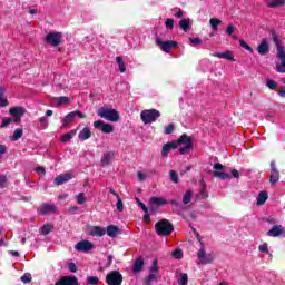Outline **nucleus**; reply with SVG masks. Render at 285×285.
<instances>
[{
    "instance_id": "f257e3e1",
    "label": "nucleus",
    "mask_w": 285,
    "mask_h": 285,
    "mask_svg": "<svg viewBox=\"0 0 285 285\" xmlns=\"http://www.w3.org/2000/svg\"><path fill=\"white\" fill-rule=\"evenodd\" d=\"M181 145L183 147H179ZM176 148H178L179 155L190 153L193 150V138L188 134H183L177 140L165 144L161 149L163 157H168L170 150H176Z\"/></svg>"
},
{
    "instance_id": "f03ea898",
    "label": "nucleus",
    "mask_w": 285,
    "mask_h": 285,
    "mask_svg": "<svg viewBox=\"0 0 285 285\" xmlns=\"http://www.w3.org/2000/svg\"><path fill=\"white\" fill-rule=\"evenodd\" d=\"M272 35V40L274 41L276 46V59H279L281 65H276V72L284 73L285 72V50L284 47L282 46V41H279V36L275 30H271Z\"/></svg>"
},
{
    "instance_id": "7ed1b4c3",
    "label": "nucleus",
    "mask_w": 285,
    "mask_h": 285,
    "mask_svg": "<svg viewBox=\"0 0 285 285\" xmlns=\"http://www.w3.org/2000/svg\"><path fill=\"white\" fill-rule=\"evenodd\" d=\"M155 230L159 237H168V235H173L175 226H173V223H170V220L161 219L155 224Z\"/></svg>"
},
{
    "instance_id": "20e7f679",
    "label": "nucleus",
    "mask_w": 285,
    "mask_h": 285,
    "mask_svg": "<svg viewBox=\"0 0 285 285\" xmlns=\"http://www.w3.org/2000/svg\"><path fill=\"white\" fill-rule=\"evenodd\" d=\"M98 117H101V119H106L107 121L117 122L119 121V111L116 109H109L106 107H100L97 111Z\"/></svg>"
},
{
    "instance_id": "39448f33",
    "label": "nucleus",
    "mask_w": 285,
    "mask_h": 285,
    "mask_svg": "<svg viewBox=\"0 0 285 285\" xmlns=\"http://www.w3.org/2000/svg\"><path fill=\"white\" fill-rule=\"evenodd\" d=\"M161 117V112L157 109H145L140 112V118L144 124H155Z\"/></svg>"
},
{
    "instance_id": "423d86ee",
    "label": "nucleus",
    "mask_w": 285,
    "mask_h": 285,
    "mask_svg": "<svg viewBox=\"0 0 285 285\" xmlns=\"http://www.w3.org/2000/svg\"><path fill=\"white\" fill-rule=\"evenodd\" d=\"M200 249L197 253L198 259H200V264H213L215 262V254H206V249L204 248V242L199 240Z\"/></svg>"
},
{
    "instance_id": "0eeeda50",
    "label": "nucleus",
    "mask_w": 285,
    "mask_h": 285,
    "mask_svg": "<svg viewBox=\"0 0 285 285\" xmlns=\"http://www.w3.org/2000/svg\"><path fill=\"white\" fill-rule=\"evenodd\" d=\"M124 283V275L119 271H111L106 275V284L121 285Z\"/></svg>"
},
{
    "instance_id": "6e6552de",
    "label": "nucleus",
    "mask_w": 285,
    "mask_h": 285,
    "mask_svg": "<svg viewBox=\"0 0 285 285\" xmlns=\"http://www.w3.org/2000/svg\"><path fill=\"white\" fill-rule=\"evenodd\" d=\"M156 45L158 46V48H160V50H163V52L168 53L170 52V50H173V48H177L178 42L175 40L163 41L161 38L157 37Z\"/></svg>"
},
{
    "instance_id": "1a4fd4ad",
    "label": "nucleus",
    "mask_w": 285,
    "mask_h": 285,
    "mask_svg": "<svg viewBox=\"0 0 285 285\" xmlns=\"http://www.w3.org/2000/svg\"><path fill=\"white\" fill-rule=\"evenodd\" d=\"M61 39H63V36L61 35V32H49L46 36L45 41L49 46L57 48V46L61 45Z\"/></svg>"
},
{
    "instance_id": "9d476101",
    "label": "nucleus",
    "mask_w": 285,
    "mask_h": 285,
    "mask_svg": "<svg viewBox=\"0 0 285 285\" xmlns=\"http://www.w3.org/2000/svg\"><path fill=\"white\" fill-rule=\"evenodd\" d=\"M224 168H226V167L224 165H222L220 163H215L213 177H216L217 179H223V180L230 179V174L219 171V170H224Z\"/></svg>"
},
{
    "instance_id": "9b49d317",
    "label": "nucleus",
    "mask_w": 285,
    "mask_h": 285,
    "mask_svg": "<svg viewBox=\"0 0 285 285\" xmlns=\"http://www.w3.org/2000/svg\"><path fill=\"white\" fill-rule=\"evenodd\" d=\"M94 128L97 130H101V132H105L106 135H110V132H115V127L108 122H104V120H96L94 122Z\"/></svg>"
},
{
    "instance_id": "f8f14e48",
    "label": "nucleus",
    "mask_w": 285,
    "mask_h": 285,
    "mask_svg": "<svg viewBox=\"0 0 285 285\" xmlns=\"http://www.w3.org/2000/svg\"><path fill=\"white\" fill-rule=\"evenodd\" d=\"M95 245H92V243L90 240H80L76 244L75 248L79 252V253H88L90 250H92Z\"/></svg>"
},
{
    "instance_id": "ddd939ff",
    "label": "nucleus",
    "mask_w": 285,
    "mask_h": 285,
    "mask_svg": "<svg viewBox=\"0 0 285 285\" xmlns=\"http://www.w3.org/2000/svg\"><path fill=\"white\" fill-rule=\"evenodd\" d=\"M56 285H79V278L75 275L62 276Z\"/></svg>"
},
{
    "instance_id": "4468645a",
    "label": "nucleus",
    "mask_w": 285,
    "mask_h": 285,
    "mask_svg": "<svg viewBox=\"0 0 285 285\" xmlns=\"http://www.w3.org/2000/svg\"><path fill=\"white\" fill-rule=\"evenodd\" d=\"M268 237H285V228L282 225H274L272 229L267 232Z\"/></svg>"
},
{
    "instance_id": "2eb2a0df",
    "label": "nucleus",
    "mask_w": 285,
    "mask_h": 285,
    "mask_svg": "<svg viewBox=\"0 0 285 285\" xmlns=\"http://www.w3.org/2000/svg\"><path fill=\"white\" fill-rule=\"evenodd\" d=\"M51 213H57V206L53 204L45 203L38 208L39 215H50Z\"/></svg>"
},
{
    "instance_id": "dca6fc26",
    "label": "nucleus",
    "mask_w": 285,
    "mask_h": 285,
    "mask_svg": "<svg viewBox=\"0 0 285 285\" xmlns=\"http://www.w3.org/2000/svg\"><path fill=\"white\" fill-rule=\"evenodd\" d=\"M279 181V170L275 165V161L271 163V175H269V183L275 186Z\"/></svg>"
},
{
    "instance_id": "f3484780",
    "label": "nucleus",
    "mask_w": 285,
    "mask_h": 285,
    "mask_svg": "<svg viewBox=\"0 0 285 285\" xmlns=\"http://www.w3.org/2000/svg\"><path fill=\"white\" fill-rule=\"evenodd\" d=\"M257 52L261 57H266L271 52V47L268 46V40L264 38L257 47Z\"/></svg>"
},
{
    "instance_id": "a211bd4d",
    "label": "nucleus",
    "mask_w": 285,
    "mask_h": 285,
    "mask_svg": "<svg viewBox=\"0 0 285 285\" xmlns=\"http://www.w3.org/2000/svg\"><path fill=\"white\" fill-rule=\"evenodd\" d=\"M73 178H75V175H72V173L62 174L55 178V184L56 186H61Z\"/></svg>"
},
{
    "instance_id": "6ab92c4d",
    "label": "nucleus",
    "mask_w": 285,
    "mask_h": 285,
    "mask_svg": "<svg viewBox=\"0 0 285 285\" xmlns=\"http://www.w3.org/2000/svg\"><path fill=\"white\" fill-rule=\"evenodd\" d=\"M92 137V131L90 130L89 127H85L79 134H78V139L80 141H88Z\"/></svg>"
},
{
    "instance_id": "aec40b11",
    "label": "nucleus",
    "mask_w": 285,
    "mask_h": 285,
    "mask_svg": "<svg viewBox=\"0 0 285 285\" xmlns=\"http://www.w3.org/2000/svg\"><path fill=\"white\" fill-rule=\"evenodd\" d=\"M89 235H91V237H104L106 235V229L99 226H94L89 230Z\"/></svg>"
},
{
    "instance_id": "412c9836",
    "label": "nucleus",
    "mask_w": 285,
    "mask_h": 285,
    "mask_svg": "<svg viewBox=\"0 0 285 285\" xmlns=\"http://www.w3.org/2000/svg\"><path fill=\"white\" fill-rule=\"evenodd\" d=\"M121 234V229L117 227V225H108L107 226V235L108 237H117Z\"/></svg>"
},
{
    "instance_id": "4be33fe9",
    "label": "nucleus",
    "mask_w": 285,
    "mask_h": 285,
    "mask_svg": "<svg viewBox=\"0 0 285 285\" xmlns=\"http://www.w3.org/2000/svg\"><path fill=\"white\" fill-rule=\"evenodd\" d=\"M112 157H115V153L108 151L104 154L100 163L102 164V166H110V164H112Z\"/></svg>"
},
{
    "instance_id": "5701e85b",
    "label": "nucleus",
    "mask_w": 285,
    "mask_h": 285,
    "mask_svg": "<svg viewBox=\"0 0 285 285\" xmlns=\"http://www.w3.org/2000/svg\"><path fill=\"white\" fill-rule=\"evenodd\" d=\"M149 204L151 205V210H153V206H166V204H168V200L161 197H151L149 199Z\"/></svg>"
},
{
    "instance_id": "b1692460",
    "label": "nucleus",
    "mask_w": 285,
    "mask_h": 285,
    "mask_svg": "<svg viewBox=\"0 0 285 285\" xmlns=\"http://www.w3.org/2000/svg\"><path fill=\"white\" fill-rule=\"evenodd\" d=\"M12 117H23L26 115V108L23 107H13L9 110Z\"/></svg>"
},
{
    "instance_id": "393cba45",
    "label": "nucleus",
    "mask_w": 285,
    "mask_h": 285,
    "mask_svg": "<svg viewBox=\"0 0 285 285\" xmlns=\"http://www.w3.org/2000/svg\"><path fill=\"white\" fill-rule=\"evenodd\" d=\"M214 57H217L218 59H227V61H235V57H233L230 51L217 52L214 53Z\"/></svg>"
},
{
    "instance_id": "a878e982",
    "label": "nucleus",
    "mask_w": 285,
    "mask_h": 285,
    "mask_svg": "<svg viewBox=\"0 0 285 285\" xmlns=\"http://www.w3.org/2000/svg\"><path fill=\"white\" fill-rule=\"evenodd\" d=\"M268 200V193L267 191H261L257 196V206H264L266 202Z\"/></svg>"
},
{
    "instance_id": "bb28decb",
    "label": "nucleus",
    "mask_w": 285,
    "mask_h": 285,
    "mask_svg": "<svg viewBox=\"0 0 285 285\" xmlns=\"http://www.w3.org/2000/svg\"><path fill=\"white\" fill-rule=\"evenodd\" d=\"M77 130H79V127H77L76 129H72L71 131L63 134L61 137V141L62 144H67V141H70V139H72V137H75V135H77Z\"/></svg>"
},
{
    "instance_id": "cd10ccee",
    "label": "nucleus",
    "mask_w": 285,
    "mask_h": 285,
    "mask_svg": "<svg viewBox=\"0 0 285 285\" xmlns=\"http://www.w3.org/2000/svg\"><path fill=\"white\" fill-rule=\"evenodd\" d=\"M142 268H144V258L142 257H138L134 262L132 271H134V273H139V271H142Z\"/></svg>"
},
{
    "instance_id": "c85d7f7f",
    "label": "nucleus",
    "mask_w": 285,
    "mask_h": 285,
    "mask_svg": "<svg viewBox=\"0 0 285 285\" xmlns=\"http://www.w3.org/2000/svg\"><path fill=\"white\" fill-rule=\"evenodd\" d=\"M52 230H55V225L47 223L40 228L39 233L40 235H50Z\"/></svg>"
},
{
    "instance_id": "c756f323",
    "label": "nucleus",
    "mask_w": 285,
    "mask_h": 285,
    "mask_svg": "<svg viewBox=\"0 0 285 285\" xmlns=\"http://www.w3.org/2000/svg\"><path fill=\"white\" fill-rule=\"evenodd\" d=\"M75 119V114H72V111L67 114V116L62 120V128H68V126H70V124H72Z\"/></svg>"
},
{
    "instance_id": "7c9ffc66",
    "label": "nucleus",
    "mask_w": 285,
    "mask_h": 285,
    "mask_svg": "<svg viewBox=\"0 0 285 285\" xmlns=\"http://www.w3.org/2000/svg\"><path fill=\"white\" fill-rule=\"evenodd\" d=\"M6 88L0 87V108H6L8 106V98L4 97Z\"/></svg>"
},
{
    "instance_id": "2f4dec72",
    "label": "nucleus",
    "mask_w": 285,
    "mask_h": 285,
    "mask_svg": "<svg viewBox=\"0 0 285 285\" xmlns=\"http://www.w3.org/2000/svg\"><path fill=\"white\" fill-rule=\"evenodd\" d=\"M116 63L118 65L119 72H126V63L124 62V58L121 56L116 57Z\"/></svg>"
},
{
    "instance_id": "473e14b6",
    "label": "nucleus",
    "mask_w": 285,
    "mask_h": 285,
    "mask_svg": "<svg viewBox=\"0 0 285 285\" xmlns=\"http://www.w3.org/2000/svg\"><path fill=\"white\" fill-rule=\"evenodd\" d=\"M200 196L203 199H208V191H206V181L204 179H200Z\"/></svg>"
},
{
    "instance_id": "72a5a7b5",
    "label": "nucleus",
    "mask_w": 285,
    "mask_h": 285,
    "mask_svg": "<svg viewBox=\"0 0 285 285\" xmlns=\"http://www.w3.org/2000/svg\"><path fill=\"white\" fill-rule=\"evenodd\" d=\"M179 26L184 32H188L190 30V20L189 19H181L179 21Z\"/></svg>"
},
{
    "instance_id": "f704fd0d",
    "label": "nucleus",
    "mask_w": 285,
    "mask_h": 285,
    "mask_svg": "<svg viewBox=\"0 0 285 285\" xmlns=\"http://www.w3.org/2000/svg\"><path fill=\"white\" fill-rule=\"evenodd\" d=\"M21 137H23V129L18 128L13 131L11 139H12V141H19V139H21Z\"/></svg>"
},
{
    "instance_id": "c9c22d12",
    "label": "nucleus",
    "mask_w": 285,
    "mask_h": 285,
    "mask_svg": "<svg viewBox=\"0 0 285 285\" xmlns=\"http://www.w3.org/2000/svg\"><path fill=\"white\" fill-rule=\"evenodd\" d=\"M285 4V0H272L267 3L268 8H281Z\"/></svg>"
},
{
    "instance_id": "e433bc0d",
    "label": "nucleus",
    "mask_w": 285,
    "mask_h": 285,
    "mask_svg": "<svg viewBox=\"0 0 285 285\" xmlns=\"http://www.w3.org/2000/svg\"><path fill=\"white\" fill-rule=\"evenodd\" d=\"M209 24L212 27V30H217V27L222 26V20L218 18H210Z\"/></svg>"
},
{
    "instance_id": "4c0bfd02",
    "label": "nucleus",
    "mask_w": 285,
    "mask_h": 285,
    "mask_svg": "<svg viewBox=\"0 0 285 285\" xmlns=\"http://www.w3.org/2000/svg\"><path fill=\"white\" fill-rule=\"evenodd\" d=\"M193 199V191L191 190H188L185 193V195L183 196V204H190Z\"/></svg>"
},
{
    "instance_id": "58836bf2",
    "label": "nucleus",
    "mask_w": 285,
    "mask_h": 285,
    "mask_svg": "<svg viewBox=\"0 0 285 285\" xmlns=\"http://www.w3.org/2000/svg\"><path fill=\"white\" fill-rule=\"evenodd\" d=\"M239 46H240V48H244L245 50H248V52H250L253 55V52H254L253 47H250V45H248L246 40L240 39L239 40Z\"/></svg>"
},
{
    "instance_id": "ea45409f",
    "label": "nucleus",
    "mask_w": 285,
    "mask_h": 285,
    "mask_svg": "<svg viewBox=\"0 0 285 285\" xmlns=\"http://www.w3.org/2000/svg\"><path fill=\"white\" fill-rule=\"evenodd\" d=\"M57 104L59 106H68V104H70V98L66 97V96H61L57 98Z\"/></svg>"
},
{
    "instance_id": "a19ab883",
    "label": "nucleus",
    "mask_w": 285,
    "mask_h": 285,
    "mask_svg": "<svg viewBox=\"0 0 285 285\" xmlns=\"http://www.w3.org/2000/svg\"><path fill=\"white\" fill-rule=\"evenodd\" d=\"M169 177H170V180H171L174 184H179V175L177 174V171L170 170V171H169Z\"/></svg>"
},
{
    "instance_id": "79ce46f5",
    "label": "nucleus",
    "mask_w": 285,
    "mask_h": 285,
    "mask_svg": "<svg viewBox=\"0 0 285 285\" xmlns=\"http://www.w3.org/2000/svg\"><path fill=\"white\" fill-rule=\"evenodd\" d=\"M158 272H159V263L157 259H155L151 264L150 273L154 275H157Z\"/></svg>"
},
{
    "instance_id": "37998d69",
    "label": "nucleus",
    "mask_w": 285,
    "mask_h": 285,
    "mask_svg": "<svg viewBox=\"0 0 285 285\" xmlns=\"http://www.w3.org/2000/svg\"><path fill=\"white\" fill-rule=\"evenodd\" d=\"M97 284H99V277L87 276V285H97Z\"/></svg>"
},
{
    "instance_id": "c03bdc74",
    "label": "nucleus",
    "mask_w": 285,
    "mask_h": 285,
    "mask_svg": "<svg viewBox=\"0 0 285 285\" xmlns=\"http://www.w3.org/2000/svg\"><path fill=\"white\" fill-rule=\"evenodd\" d=\"M178 284L187 285L188 284V274L181 273L180 278L178 279Z\"/></svg>"
},
{
    "instance_id": "a18cd8bd",
    "label": "nucleus",
    "mask_w": 285,
    "mask_h": 285,
    "mask_svg": "<svg viewBox=\"0 0 285 285\" xmlns=\"http://www.w3.org/2000/svg\"><path fill=\"white\" fill-rule=\"evenodd\" d=\"M165 26L168 30H173V28H175V20L173 18L166 19Z\"/></svg>"
},
{
    "instance_id": "49530a36",
    "label": "nucleus",
    "mask_w": 285,
    "mask_h": 285,
    "mask_svg": "<svg viewBox=\"0 0 285 285\" xmlns=\"http://www.w3.org/2000/svg\"><path fill=\"white\" fill-rule=\"evenodd\" d=\"M266 86H267V88H269V90H275V88H277L278 83L275 80L267 79Z\"/></svg>"
},
{
    "instance_id": "de8ad7c7",
    "label": "nucleus",
    "mask_w": 285,
    "mask_h": 285,
    "mask_svg": "<svg viewBox=\"0 0 285 285\" xmlns=\"http://www.w3.org/2000/svg\"><path fill=\"white\" fill-rule=\"evenodd\" d=\"M116 207L119 213H124V200H121V197L119 196H117Z\"/></svg>"
},
{
    "instance_id": "09e8293b",
    "label": "nucleus",
    "mask_w": 285,
    "mask_h": 285,
    "mask_svg": "<svg viewBox=\"0 0 285 285\" xmlns=\"http://www.w3.org/2000/svg\"><path fill=\"white\" fill-rule=\"evenodd\" d=\"M154 279H157L156 274H149L145 279V285H151Z\"/></svg>"
},
{
    "instance_id": "8fccbe9b",
    "label": "nucleus",
    "mask_w": 285,
    "mask_h": 285,
    "mask_svg": "<svg viewBox=\"0 0 285 285\" xmlns=\"http://www.w3.org/2000/svg\"><path fill=\"white\" fill-rule=\"evenodd\" d=\"M21 282L23 284H30V282H32V275L31 274H24L23 276H21Z\"/></svg>"
},
{
    "instance_id": "3c124183",
    "label": "nucleus",
    "mask_w": 285,
    "mask_h": 285,
    "mask_svg": "<svg viewBox=\"0 0 285 285\" xmlns=\"http://www.w3.org/2000/svg\"><path fill=\"white\" fill-rule=\"evenodd\" d=\"M175 132V125L169 124L165 127V135H173Z\"/></svg>"
},
{
    "instance_id": "603ef678",
    "label": "nucleus",
    "mask_w": 285,
    "mask_h": 285,
    "mask_svg": "<svg viewBox=\"0 0 285 285\" xmlns=\"http://www.w3.org/2000/svg\"><path fill=\"white\" fill-rule=\"evenodd\" d=\"M171 255L175 257V259H181V257H184L181 249H175Z\"/></svg>"
},
{
    "instance_id": "864d4df0",
    "label": "nucleus",
    "mask_w": 285,
    "mask_h": 285,
    "mask_svg": "<svg viewBox=\"0 0 285 285\" xmlns=\"http://www.w3.org/2000/svg\"><path fill=\"white\" fill-rule=\"evenodd\" d=\"M76 199H77V203L78 204H86V197H85V194L83 193H80L76 196Z\"/></svg>"
},
{
    "instance_id": "5fc2aeb1",
    "label": "nucleus",
    "mask_w": 285,
    "mask_h": 285,
    "mask_svg": "<svg viewBox=\"0 0 285 285\" xmlns=\"http://www.w3.org/2000/svg\"><path fill=\"white\" fill-rule=\"evenodd\" d=\"M10 124H12V118H3L1 128H8V126H10Z\"/></svg>"
},
{
    "instance_id": "6e6d98bb",
    "label": "nucleus",
    "mask_w": 285,
    "mask_h": 285,
    "mask_svg": "<svg viewBox=\"0 0 285 285\" xmlns=\"http://www.w3.org/2000/svg\"><path fill=\"white\" fill-rule=\"evenodd\" d=\"M72 112V115H73V117L75 118H79V119H86V114H83V112H81V111H79V110H76V111H71Z\"/></svg>"
},
{
    "instance_id": "4d7b16f0",
    "label": "nucleus",
    "mask_w": 285,
    "mask_h": 285,
    "mask_svg": "<svg viewBox=\"0 0 285 285\" xmlns=\"http://www.w3.org/2000/svg\"><path fill=\"white\" fill-rule=\"evenodd\" d=\"M6 184H8V178L6 175H0V188H6Z\"/></svg>"
},
{
    "instance_id": "13d9d810",
    "label": "nucleus",
    "mask_w": 285,
    "mask_h": 285,
    "mask_svg": "<svg viewBox=\"0 0 285 285\" xmlns=\"http://www.w3.org/2000/svg\"><path fill=\"white\" fill-rule=\"evenodd\" d=\"M136 203L139 207L144 210V213H148V207H146V204H144L139 198H136Z\"/></svg>"
},
{
    "instance_id": "bf43d9fd",
    "label": "nucleus",
    "mask_w": 285,
    "mask_h": 285,
    "mask_svg": "<svg viewBox=\"0 0 285 285\" xmlns=\"http://www.w3.org/2000/svg\"><path fill=\"white\" fill-rule=\"evenodd\" d=\"M190 42L193 43V46H202L203 43L202 38H191Z\"/></svg>"
},
{
    "instance_id": "052dcab7",
    "label": "nucleus",
    "mask_w": 285,
    "mask_h": 285,
    "mask_svg": "<svg viewBox=\"0 0 285 285\" xmlns=\"http://www.w3.org/2000/svg\"><path fill=\"white\" fill-rule=\"evenodd\" d=\"M40 126H42L43 129L48 128V118L41 117L40 118Z\"/></svg>"
},
{
    "instance_id": "680f3d73",
    "label": "nucleus",
    "mask_w": 285,
    "mask_h": 285,
    "mask_svg": "<svg viewBox=\"0 0 285 285\" xmlns=\"http://www.w3.org/2000/svg\"><path fill=\"white\" fill-rule=\"evenodd\" d=\"M68 268H69L70 273H77V264L69 263Z\"/></svg>"
},
{
    "instance_id": "e2e57ef3",
    "label": "nucleus",
    "mask_w": 285,
    "mask_h": 285,
    "mask_svg": "<svg viewBox=\"0 0 285 285\" xmlns=\"http://www.w3.org/2000/svg\"><path fill=\"white\" fill-rule=\"evenodd\" d=\"M258 250H261V253H267L268 252V244H263L259 245Z\"/></svg>"
},
{
    "instance_id": "0e129e2a",
    "label": "nucleus",
    "mask_w": 285,
    "mask_h": 285,
    "mask_svg": "<svg viewBox=\"0 0 285 285\" xmlns=\"http://www.w3.org/2000/svg\"><path fill=\"white\" fill-rule=\"evenodd\" d=\"M226 32L227 35L233 36V32H235V26L228 24Z\"/></svg>"
},
{
    "instance_id": "69168bd1",
    "label": "nucleus",
    "mask_w": 285,
    "mask_h": 285,
    "mask_svg": "<svg viewBox=\"0 0 285 285\" xmlns=\"http://www.w3.org/2000/svg\"><path fill=\"white\" fill-rule=\"evenodd\" d=\"M137 177H138L139 181H146V174L138 171Z\"/></svg>"
},
{
    "instance_id": "338daca9",
    "label": "nucleus",
    "mask_w": 285,
    "mask_h": 285,
    "mask_svg": "<svg viewBox=\"0 0 285 285\" xmlns=\"http://www.w3.org/2000/svg\"><path fill=\"white\" fill-rule=\"evenodd\" d=\"M7 150H8V147L6 145H0V157L1 155H6Z\"/></svg>"
},
{
    "instance_id": "774afa93",
    "label": "nucleus",
    "mask_w": 285,
    "mask_h": 285,
    "mask_svg": "<svg viewBox=\"0 0 285 285\" xmlns=\"http://www.w3.org/2000/svg\"><path fill=\"white\" fill-rule=\"evenodd\" d=\"M232 175L235 179H239V171L237 169H232Z\"/></svg>"
}]
</instances>
